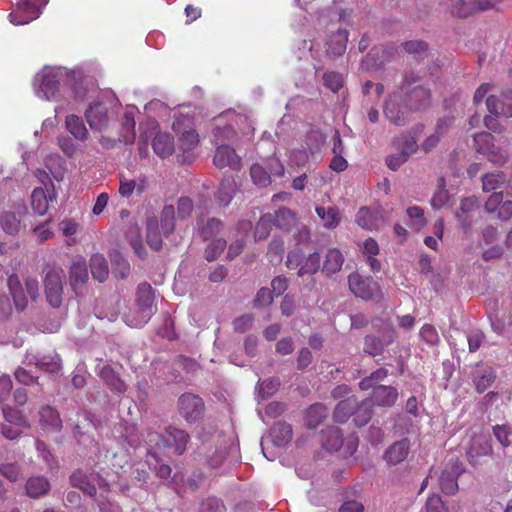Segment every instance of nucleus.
I'll use <instances>...</instances> for the list:
<instances>
[{
    "mask_svg": "<svg viewBox=\"0 0 512 512\" xmlns=\"http://www.w3.org/2000/svg\"><path fill=\"white\" fill-rule=\"evenodd\" d=\"M156 311L154 290L148 282H143L136 289L134 308L124 319L128 326L139 328L147 324Z\"/></svg>",
    "mask_w": 512,
    "mask_h": 512,
    "instance_id": "f257e3e1",
    "label": "nucleus"
},
{
    "mask_svg": "<svg viewBox=\"0 0 512 512\" xmlns=\"http://www.w3.org/2000/svg\"><path fill=\"white\" fill-rule=\"evenodd\" d=\"M189 440V435L180 429L168 427L164 434L149 432L147 442L158 449L172 448L174 453L182 455Z\"/></svg>",
    "mask_w": 512,
    "mask_h": 512,
    "instance_id": "f03ea898",
    "label": "nucleus"
},
{
    "mask_svg": "<svg viewBox=\"0 0 512 512\" xmlns=\"http://www.w3.org/2000/svg\"><path fill=\"white\" fill-rule=\"evenodd\" d=\"M400 88L407 95L411 106L415 108L428 104L430 100L431 93L427 82L415 72H407L404 75Z\"/></svg>",
    "mask_w": 512,
    "mask_h": 512,
    "instance_id": "7ed1b4c3",
    "label": "nucleus"
},
{
    "mask_svg": "<svg viewBox=\"0 0 512 512\" xmlns=\"http://www.w3.org/2000/svg\"><path fill=\"white\" fill-rule=\"evenodd\" d=\"M44 291L47 302L54 308L62 304L63 270L50 267L44 277Z\"/></svg>",
    "mask_w": 512,
    "mask_h": 512,
    "instance_id": "20e7f679",
    "label": "nucleus"
},
{
    "mask_svg": "<svg viewBox=\"0 0 512 512\" xmlns=\"http://www.w3.org/2000/svg\"><path fill=\"white\" fill-rule=\"evenodd\" d=\"M389 220L388 212L378 207L374 210L368 207H361L356 214V223L367 230H378Z\"/></svg>",
    "mask_w": 512,
    "mask_h": 512,
    "instance_id": "39448f33",
    "label": "nucleus"
},
{
    "mask_svg": "<svg viewBox=\"0 0 512 512\" xmlns=\"http://www.w3.org/2000/svg\"><path fill=\"white\" fill-rule=\"evenodd\" d=\"M462 472V463L457 458L449 459L439 476V485L443 493L453 495L457 492V478Z\"/></svg>",
    "mask_w": 512,
    "mask_h": 512,
    "instance_id": "423d86ee",
    "label": "nucleus"
},
{
    "mask_svg": "<svg viewBox=\"0 0 512 512\" xmlns=\"http://www.w3.org/2000/svg\"><path fill=\"white\" fill-rule=\"evenodd\" d=\"M49 0H25L18 4L19 12L22 13L21 19H18V12L9 14L10 22L15 25L28 24L39 18L42 9L48 4Z\"/></svg>",
    "mask_w": 512,
    "mask_h": 512,
    "instance_id": "0eeeda50",
    "label": "nucleus"
},
{
    "mask_svg": "<svg viewBox=\"0 0 512 512\" xmlns=\"http://www.w3.org/2000/svg\"><path fill=\"white\" fill-rule=\"evenodd\" d=\"M348 283L352 293L364 300L373 299L380 291L379 285L372 278L363 277L358 273L350 274Z\"/></svg>",
    "mask_w": 512,
    "mask_h": 512,
    "instance_id": "6e6552de",
    "label": "nucleus"
},
{
    "mask_svg": "<svg viewBox=\"0 0 512 512\" xmlns=\"http://www.w3.org/2000/svg\"><path fill=\"white\" fill-rule=\"evenodd\" d=\"M179 412L188 422H195L201 418L204 412L203 400L191 393L182 394L178 400Z\"/></svg>",
    "mask_w": 512,
    "mask_h": 512,
    "instance_id": "1a4fd4ad",
    "label": "nucleus"
},
{
    "mask_svg": "<svg viewBox=\"0 0 512 512\" xmlns=\"http://www.w3.org/2000/svg\"><path fill=\"white\" fill-rule=\"evenodd\" d=\"M475 149L486 155L494 163H504L507 159L506 151L498 150L494 143L493 137L488 132H481L474 136Z\"/></svg>",
    "mask_w": 512,
    "mask_h": 512,
    "instance_id": "9d476101",
    "label": "nucleus"
},
{
    "mask_svg": "<svg viewBox=\"0 0 512 512\" xmlns=\"http://www.w3.org/2000/svg\"><path fill=\"white\" fill-rule=\"evenodd\" d=\"M85 117L91 129L101 131L108 125V108L101 102L93 103L86 110Z\"/></svg>",
    "mask_w": 512,
    "mask_h": 512,
    "instance_id": "9b49d317",
    "label": "nucleus"
},
{
    "mask_svg": "<svg viewBox=\"0 0 512 512\" xmlns=\"http://www.w3.org/2000/svg\"><path fill=\"white\" fill-rule=\"evenodd\" d=\"M488 111L495 116L512 117V92L501 96L491 95L486 100Z\"/></svg>",
    "mask_w": 512,
    "mask_h": 512,
    "instance_id": "f8f14e48",
    "label": "nucleus"
},
{
    "mask_svg": "<svg viewBox=\"0 0 512 512\" xmlns=\"http://www.w3.org/2000/svg\"><path fill=\"white\" fill-rule=\"evenodd\" d=\"M478 208L479 203L475 197H468L461 201L460 208L456 212V218L464 230L471 228Z\"/></svg>",
    "mask_w": 512,
    "mask_h": 512,
    "instance_id": "ddd939ff",
    "label": "nucleus"
},
{
    "mask_svg": "<svg viewBox=\"0 0 512 512\" xmlns=\"http://www.w3.org/2000/svg\"><path fill=\"white\" fill-rule=\"evenodd\" d=\"M88 268L84 257L77 255L73 257L69 267V282L73 289L82 286L88 281Z\"/></svg>",
    "mask_w": 512,
    "mask_h": 512,
    "instance_id": "4468645a",
    "label": "nucleus"
},
{
    "mask_svg": "<svg viewBox=\"0 0 512 512\" xmlns=\"http://www.w3.org/2000/svg\"><path fill=\"white\" fill-rule=\"evenodd\" d=\"M398 95L396 93L389 96L385 102V117L395 125H403L406 122L407 109L406 106H400L397 103Z\"/></svg>",
    "mask_w": 512,
    "mask_h": 512,
    "instance_id": "2eb2a0df",
    "label": "nucleus"
},
{
    "mask_svg": "<svg viewBox=\"0 0 512 512\" xmlns=\"http://www.w3.org/2000/svg\"><path fill=\"white\" fill-rule=\"evenodd\" d=\"M398 398V391L392 386L379 385L376 386L372 394V404L381 407H391Z\"/></svg>",
    "mask_w": 512,
    "mask_h": 512,
    "instance_id": "dca6fc26",
    "label": "nucleus"
},
{
    "mask_svg": "<svg viewBox=\"0 0 512 512\" xmlns=\"http://www.w3.org/2000/svg\"><path fill=\"white\" fill-rule=\"evenodd\" d=\"M39 414L40 425L43 430L56 433L62 429V420L60 418L59 412L55 408L51 406H45L41 409Z\"/></svg>",
    "mask_w": 512,
    "mask_h": 512,
    "instance_id": "f3484780",
    "label": "nucleus"
},
{
    "mask_svg": "<svg viewBox=\"0 0 512 512\" xmlns=\"http://www.w3.org/2000/svg\"><path fill=\"white\" fill-rule=\"evenodd\" d=\"M152 147L159 157L167 158L174 153V137L166 132L157 133L153 139Z\"/></svg>",
    "mask_w": 512,
    "mask_h": 512,
    "instance_id": "a211bd4d",
    "label": "nucleus"
},
{
    "mask_svg": "<svg viewBox=\"0 0 512 512\" xmlns=\"http://www.w3.org/2000/svg\"><path fill=\"white\" fill-rule=\"evenodd\" d=\"M410 442L408 439H402L392 444L385 452V459L388 464L396 465L404 461L408 456Z\"/></svg>",
    "mask_w": 512,
    "mask_h": 512,
    "instance_id": "6ab92c4d",
    "label": "nucleus"
},
{
    "mask_svg": "<svg viewBox=\"0 0 512 512\" xmlns=\"http://www.w3.org/2000/svg\"><path fill=\"white\" fill-rule=\"evenodd\" d=\"M7 285L16 309L23 311L27 307L28 301L18 275L14 273L9 275L7 279Z\"/></svg>",
    "mask_w": 512,
    "mask_h": 512,
    "instance_id": "aec40b11",
    "label": "nucleus"
},
{
    "mask_svg": "<svg viewBox=\"0 0 512 512\" xmlns=\"http://www.w3.org/2000/svg\"><path fill=\"white\" fill-rule=\"evenodd\" d=\"M50 482L44 476H33L27 479L25 489L30 498H40L50 491Z\"/></svg>",
    "mask_w": 512,
    "mask_h": 512,
    "instance_id": "412c9836",
    "label": "nucleus"
},
{
    "mask_svg": "<svg viewBox=\"0 0 512 512\" xmlns=\"http://www.w3.org/2000/svg\"><path fill=\"white\" fill-rule=\"evenodd\" d=\"M495 380V373L491 367L479 365L473 372V382L478 392L487 390Z\"/></svg>",
    "mask_w": 512,
    "mask_h": 512,
    "instance_id": "4be33fe9",
    "label": "nucleus"
},
{
    "mask_svg": "<svg viewBox=\"0 0 512 512\" xmlns=\"http://www.w3.org/2000/svg\"><path fill=\"white\" fill-rule=\"evenodd\" d=\"M347 42L348 31L338 29L327 42V53L334 57L341 56L346 51Z\"/></svg>",
    "mask_w": 512,
    "mask_h": 512,
    "instance_id": "5701e85b",
    "label": "nucleus"
},
{
    "mask_svg": "<svg viewBox=\"0 0 512 512\" xmlns=\"http://www.w3.org/2000/svg\"><path fill=\"white\" fill-rule=\"evenodd\" d=\"M54 194H47L41 187H36L31 194V206L33 211L43 216L49 209V202L53 199Z\"/></svg>",
    "mask_w": 512,
    "mask_h": 512,
    "instance_id": "b1692460",
    "label": "nucleus"
},
{
    "mask_svg": "<svg viewBox=\"0 0 512 512\" xmlns=\"http://www.w3.org/2000/svg\"><path fill=\"white\" fill-rule=\"evenodd\" d=\"M344 263V257L337 248H330L326 255L322 267V272L326 275H332L339 272Z\"/></svg>",
    "mask_w": 512,
    "mask_h": 512,
    "instance_id": "393cba45",
    "label": "nucleus"
},
{
    "mask_svg": "<svg viewBox=\"0 0 512 512\" xmlns=\"http://www.w3.org/2000/svg\"><path fill=\"white\" fill-rule=\"evenodd\" d=\"M211 140L216 148L214 164L222 169L224 168V128L215 125L211 132Z\"/></svg>",
    "mask_w": 512,
    "mask_h": 512,
    "instance_id": "a878e982",
    "label": "nucleus"
},
{
    "mask_svg": "<svg viewBox=\"0 0 512 512\" xmlns=\"http://www.w3.org/2000/svg\"><path fill=\"white\" fill-rule=\"evenodd\" d=\"M70 484L71 486L80 489L85 494L89 496H95L96 495V487L95 485L89 480L88 475L81 469L75 470L70 475Z\"/></svg>",
    "mask_w": 512,
    "mask_h": 512,
    "instance_id": "bb28decb",
    "label": "nucleus"
},
{
    "mask_svg": "<svg viewBox=\"0 0 512 512\" xmlns=\"http://www.w3.org/2000/svg\"><path fill=\"white\" fill-rule=\"evenodd\" d=\"M90 270L95 280L104 282L109 275L106 258L100 253L93 254L90 258Z\"/></svg>",
    "mask_w": 512,
    "mask_h": 512,
    "instance_id": "cd10ccee",
    "label": "nucleus"
},
{
    "mask_svg": "<svg viewBox=\"0 0 512 512\" xmlns=\"http://www.w3.org/2000/svg\"><path fill=\"white\" fill-rule=\"evenodd\" d=\"M357 407V399L349 397L340 401L334 410V420L338 423H345L350 417H353V412Z\"/></svg>",
    "mask_w": 512,
    "mask_h": 512,
    "instance_id": "c85d7f7f",
    "label": "nucleus"
},
{
    "mask_svg": "<svg viewBox=\"0 0 512 512\" xmlns=\"http://www.w3.org/2000/svg\"><path fill=\"white\" fill-rule=\"evenodd\" d=\"M99 375L111 390L119 393L126 391L125 382L120 379L118 373L109 365L102 367Z\"/></svg>",
    "mask_w": 512,
    "mask_h": 512,
    "instance_id": "c756f323",
    "label": "nucleus"
},
{
    "mask_svg": "<svg viewBox=\"0 0 512 512\" xmlns=\"http://www.w3.org/2000/svg\"><path fill=\"white\" fill-rule=\"evenodd\" d=\"M371 399H365L361 402L357 401V407L353 412V422L356 426H365L371 419L373 414Z\"/></svg>",
    "mask_w": 512,
    "mask_h": 512,
    "instance_id": "7c9ffc66",
    "label": "nucleus"
},
{
    "mask_svg": "<svg viewBox=\"0 0 512 512\" xmlns=\"http://www.w3.org/2000/svg\"><path fill=\"white\" fill-rule=\"evenodd\" d=\"M492 452V446L485 436H477L473 438L467 455L471 463H474L475 456L488 455Z\"/></svg>",
    "mask_w": 512,
    "mask_h": 512,
    "instance_id": "2f4dec72",
    "label": "nucleus"
},
{
    "mask_svg": "<svg viewBox=\"0 0 512 512\" xmlns=\"http://www.w3.org/2000/svg\"><path fill=\"white\" fill-rule=\"evenodd\" d=\"M270 435L275 445L284 446L292 439V427L287 423L278 422L271 428Z\"/></svg>",
    "mask_w": 512,
    "mask_h": 512,
    "instance_id": "473e14b6",
    "label": "nucleus"
},
{
    "mask_svg": "<svg viewBox=\"0 0 512 512\" xmlns=\"http://www.w3.org/2000/svg\"><path fill=\"white\" fill-rule=\"evenodd\" d=\"M66 129L78 140L84 141L88 137V130L83 120L74 114L68 115L65 120Z\"/></svg>",
    "mask_w": 512,
    "mask_h": 512,
    "instance_id": "72a5a7b5",
    "label": "nucleus"
},
{
    "mask_svg": "<svg viewBox=\"0 0 512 512\" xmlns=\"http://www.w3.org/2000/svg\"><path fill=\"white\" fill-rule=\"evenodd\" d=\"M147 463L149 468L155 472L156 476L160 479L166 480L171 476L172 468L170 465L161 462L156 452H149L147 454Z\"/></svg>",
    "mask_w": 512,
    "mask_h": 512,
    "instance_id": "f704fd0d",
    "label": "nucleus"
},
{
    "mask_svg": "<svg viewBox=\"0 0 512 512\" xmlns=\"http://www.w3.org/2000/svg\"><path fill=\"white\" fill-rule=\"evenodd\" d=\"M252 228V223L247 220H243L239 222L238 229L241 234V237L237 239L235 242L231 243L229 247L228 257L231 259L238 256L245 246V237L248 235Z\"/></svg>",
    "mask_w": 512,
    "mask_h": 512,
    "instance_id": "c9c22d12",
    "label": "nucleus"
},
{
    "mask_svg": "<svg viewBox=\"0 0 512 512\" xmlns=\"http://www.w3.org/2000/svg\"><path fill=\"white\" fill-rule=\"evenodd\" d=\"M323 446L331 451H337L343 444L342 434L337 427H329L322 432Z\"/></svg>",
    "mask_w": 512,
    "mask_h": 512,
    "instance_id": "e433bc0d",
    "label": "nucleus"
},
{
    "mask_svg": "<svg viewBox=\"0 0 512 512\" xmlns=\"http://www.w3.org/2000/svg\"><path fill=\"white\" fill-rule=\"evenodd\" d=\"M20 218L15 212L5 211L0 215V225L8 235H17L20 231Z\"/></svg>",
    "mask_w": 512,
    "mask_h": 512,
    "instance_id": "4c0bfd02",
    "label": "nucleus"
},
{
    "mask_svg": "<svg viewBox=\"0 0 512 512\" xmlns=\"http://www.w3.org/2000/svg\"><path fill=\"white\" fill-rule=\"evenodd\" d=\"M328 415V408L320 403L311 405L307 410V426L316 428Z\"/></svg>",
    "mask_w": 512,
    "mask_h": 512,
    "instance_id": "58836bf2",
    "label": "nucleus"
},
{
    "mask_svg": "<svg viewBox=\"0 0 512 512\" xmlns=\"http://www.w3.org/2000/svg\"><path fill=\"white\" fill-rule=\"evenodd\" d=\"M145 189H146V180L144 178L141 179L139 183H137L133 179H127L123 176H121V178H120L119 194L122 197L131 196L135 190H137V192L139 194H141L145 191Z\"/></svg>",
    "mask_w": 512,
    "mask_h": 512,
    "instance_id": "ea45409f",
    "label": "nucleus"
},
{
    "mask_svg": "<svg viewBox=\"0 0 512 512\" xmlns=\"http://www.w3.org/2000/svg\"><path fill=\"white\" fill-rule=\"evenodd\" d=\"M274 223L278 228L289 230L292 228L297 221L296 215L290 209L285 207L280 208L275 216H273Z\"/></svg>",
    "mask_w": 512,
    "mask_h": 512,
    "instance_id": "a19ab883",
    "label": "nucleus"
},
{
    "mask_svg": "<svg viewBox=\"0 0 512 512\" xmlns=\"http://www.w3.org/2000/svg\"><path fill=\"white\" fill-rule=\"evenodd\" d=\"M478 10H480L478 8V1L475 0H455L451 5V13L461 18L467 17Z\"/></svg>",
    "mask_w": 512,
    "mask_h": 512,
    "instance_id": "79ce46f5",
    "label": "nucleus"
},
{
    "mask_svg": "<svg viewBox=\"0 0 512 512\" xmlns=\"http://www.w3.org/2000/svg\"><path fill=\"white\" fill-rule=\"evenodd\" d=\"M316 213L328 229L335 228L339 224L340 216L337 208L316 207Z\"/></svg>",
    "mask_w": 512,
    "mask_h": 512,
    "instance_id": "37998d69",
    "label": "nucleus"
},
{
    "mask_svg": "<svg viewBox=\"0 0 512 512\" xmlns=\"http://www.w3.org/2000/svg\"><path fill=\"white\" fill-rule=\"evenodd\" d=\"M506 183V176L502 172L485 174L482 177L483 190L486 192L503 188Z\"/></svg>",
    "mask_w": 512,
    "mask_h": 512,
    "instance_id": "c03bdc74",
    "label": "nucleus"
},
{
    "mask_svg": "<svg viewBox=\"0 0 512 512\" xmlns=\"http://www.w3.org/2000/svg\"><path fill=\"white\" fill-rule=\"evenodd\" d=\"M396 148L408 158L416 152L418 145L416 138L411 134H403L394 141Z\"/></svg>",
    "mask_w": 512,
    "mask_h": 512,
    "instance_id": "a18cd8bd",
    "label": "nucleus"
},
{
    "mask_svg": "<svg viewBox=\"0 0 512 512\" xmlns=\"http://www.w3.org/2000/svg\"><path fill=\"white\" fill-rule=\"evenodd\" d=\"M273 223L274 219L272 214H264L261 216L255 227V240L260 241L266 239L271 233Z\"/></svg>",
    "mask_w": 512,
    "mask_h": 512,
    "instance_id": "49530a36",
    "label": "nucleus"
},
{
    "mask_svg": "<svg viewBox=\"0 0 512 512\" xmlns=\"http://www.w3.org/2000/svg\"><path fill=\"white\" fill-rule=\"evenodd\" d=\"M157 219L152 217L147 220V236L146 241L148 245L155 251H159L162 248V239L157 232Z\"/></svg>",
    "mask_w": 512,
    "mask_h": 512,
    "instance_id": "de8ad7c7",
    "label": "nucleus"
},
{
    "mask_svg": "<svg viewBox=\"0 0 512 512\" xmlns=\"http://www.w3.org/2000/svg\"><path fill=\"white\" fill-rule=\"evenodd\" d=\"M175 208L173 205H165L161 211L160 225L165 235L171 234L175 229Z\"/></svg>",
    "mask_w": 512,
    "mask_h": 512,
    "instance_id": "09e8293b",
    "label": "nucleus"
},
{
    "mask_svg": "<svg viewBox=\"0 0 512 512\" xmlns=\"http://www.w3.org/2000/svg\"><path fill=\"white\" fill-rule=\"evenodd\" d=\"M199 143V135L195 129L184 131L179 137V149L183 154L189 153L197 147Z\"/></svg>",
    "mask_w": 512,
    "mask_h": 512,
    "instance_id": "8fccbe9b",
    "label": "nucleus"
},
{
    "mask_svg": "<svg viewBox=\"0 0 512 512\" xmlns=\"http://www.w3.org/2000/svg\"><path fill=\"white\" fill-rule=\"evenodd\" d=\"M320 268V255L317 252L309 254L300 266L298 275L315 274Z\"/></svg>",
    "mask_w": 512,
    "mask_h": 512,
    "instance_id": "3c124183",
    "label": "nucleus"
},
{
    "mask_svg": "<svg viewBox=\"0 0 512 512\" xmlns=\"http://www.w3.org/2000/svg\"><path fill=\"white\" fill-rule=\"evenodd\" d=\"M284 250V241L281 238L274 237L268 248L269 261L272 264H279L283 259Z\"/></svg>",
    "mask_w": 512,
    "mask_h": 512,
    "instance_id": "603ef678",
    "label": "nucleus"
},
{
    "mask_svg": "<svg viewBox=\"0 0 512 512\" xmlns=\"http://www.w3.org/2000/svg\"><path fill=\"white\" fill-rule=\"evenodd\" d=\"M388 376V370L385 368H379L372 372L369 376L362 379L359 383L361 390H368L375 388V385L383 381Z\"/></svg>",
    "mask_w": 512,
    "mask_h": 512,
    "instance_id": "864d4df0",
    "label": "nucleus"
},
{
    "mask_svg": "<svg viewBox=\"0 0 512 512\" xmlns=\"http://www.w3.org/2000/svg\"><path fill=\"white\" fill-rule=\"evenodd\" d=\"M250 175L253 182L261 187H266L271 183V176L269 172L260 164L251 166Z\"/></svg>",
    "mask_w": 512,
    "mask_h": 512,
    "instance_id": "5fc2aeb1",
    "label": "nucleus"
},
{
    "mask_svg": "<svg viewBox=\"0 0 512 512\" xmlns=\"http://www.w3.org/2000/svg\"><path fill=\"white\" fill-rule=\"evenodd\" d=\"M325 143V136L319 130H311L306 135V145L310 154L313 155L320 150Z\"/></svg>",
    "mask_w": 512,
    "mask_h": 512,
    "instance_id": "6e6d98bb",
    "label": "nucleus"
},
{
    "mask_svg": "<svg viewBox=\"0 0 512 512\" xmlns=\"http://www.w3.org/2000/svg\"><path fill=\"white\" fill-rule=\"evenodd\" d=\"M59 88V81L53 74H46L43 76L40 83V90L44 93L47 99L52 98Z\"/></svg>",
    "mask_w": 512,
    "mask_h": 512,
    "instance_id": "4d7b16f0",
    "label": "nucleus"
},
{
    "mask_svg": "<svg viewBox=\"0 0 512 512\" xmlns=\"http://www.w3.org/2000/svg\"><path fill=\"white\" fill-rule=\"evenodd\" d=\"M450 123V120H440L437 124L436 132L426 138V140L422 144V148L424 151L429 152L439 143L440 138L443 134V129L447 127Z\"/></svg>",
    "mask_w": 512,
    "mask_h": 512,
    "instance_id": "13d9d810",
    "label": "nucleus"
},
{
    "mask_svg": "<svg viewBox=\"0 0 512 512\" xmlns=\"http://www.w3.org/2000/svg\"><path fill=\"white\" fill-rule=\"evenodd\" d=\"M221 229V221L215 218H210L207 220L206 224L201 227L200 235L203 240L207 241L216 237L220 233Z\"/></svg>",
    "mask_w": 512,
    "mask_h": 512,
    "instance_id": "bf43d9fd",
    "label": "nucleus"
},
{
    "mask_svg": "<svg viewBox=\"0 0 512 512\" xmlns=\"http://www.w3.org/2000/svg\"><path fill=\"white\" fill-rule=\"evenodd\" d=\"M172 129L177 134H182L184 131L194 129V118L188 114L175 115Z\"/></svg>",
    "mask_w": 512,
    "mask_h": 512,
    "instance_id": "052dcab7",
    "label": "nucleus"
},
{
    "mask_svg": "<svg viewBox=\"0 0 512 512\" xmlns=\"http://www.w3.org/2000/svg\"><path fill=\"white\" fill-rule=\"evenodd\" d=\"M4 419L17 426L28 427V422L25 416L16 408L6 406L3 408Z\"/></svg>",
    "mask_w": 512,
    "mask_h": 512,
    "instance_id": "680f3d73",
    "label": "nucleus"
},
{
    "mask_svg": "<svg viewBox=\"0 0 512 512\" xmlns=\"http://www.w3.org/2000/svg\"><path fill=\"white\" fill-rule=\"evenodd\" d=\"M280 386V381L277 378H269L263 380L258 384V393L263 398H269L274 395Z\"/></svg>",
    "mask_w": 512,
    "mask_h": 512,
    "instance_id": "e2e57ef3",
    "label": "nucleus"
},
{
    "mask_svg": "<svg viewBox=\"0 0 512 512\" xmlns=\"http://www.w3.org/2000/svg\"><path fill=\"white\" fill-rule=\"evenodd\" d=\"M403 49L411 55L424 57L428 52V45L421 40H411L402 44Z\"/></svg>",
    "mask_w": 512,
    "mask_h": 512,
    "instance_id": "0e129e2a",
    "label": "nucleus"
},
{
    "mask_svg": "<svg viewBox=\"0 0 512 512\" xmlns=\"http://www.w3.org/2000/svg\"><path fill=\"white\" fill-rule=\"evenodd\" d=\"M385 344L377 337L367 335L364 341V352L376 356L382 353Z\"/></svg>",
    "mask_w": 512,
    "mask_h": 512,
    "instance_id": "69168bd1",
    "label": "nucleus"
},
{
    "mask_svg": "<svg viewBox=\"0 0 512 512\" xmlns=\"http://www.w3.org/2000/svg\"><path fill=\"white\" fill-rule=\"evenodd\" d=\"M493 434L502 447L507 448L512 444V432L506 425L493 426Z\"/></svg>",
    "mask_w": 512,
    "mask_h": 512,
    "instance_id": "338daca9",
    "label": "nucleus"
},
{
    "mask_svg": "<svg viewBox=\"0 0 512 512\" xmlns=\"http://www.w3.org/2000/svg\"><path fill=\"white\" fill-rule=\"evenodd\" d=\"M425 510L426 512H448V508L442 501V498L437 494L428 497Z\"/></svg>",
    "mask_w": 512,
    "mask_h": 512,
    "instance_id": "774afa93",
    "label": "nucleus"
}]
</instances>
